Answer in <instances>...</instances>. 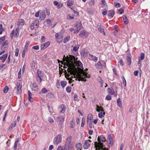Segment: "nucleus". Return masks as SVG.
<instances>
[{
    "label": "nucleus",
    "mask_w": 150,
    "mask_h": 150,
    "mask_svg": "<svg viewBox=\"0 0 150 150\" xmlns=\"http://www.w3.org/2000/svg\"><path fill=\"white\" fill-rule=\"evenodd\" d=\"M108 138L109 141V142L108 143V145L109 146V144H110L113 141L112 136L111 134H110L108 136Z\"/></svg>",
    "instance_id": "27"
},
{
    "label": "nucleus",
    "mask_w": 150,
    "mask_h": 150,
    "mask_svg": "<svg viewBox=\"0 0 150 150\" xmlns=\"http://www.w3.org/2000/svg\"><path fill=\"white\" fill-rule=\"evenodd\" d=\"M115 14V12L113 10H111L108 11V17L109 18H111L113 17Z\"/></svg>",
    "instance_id": "15"
},
{
    "label": "nucleus",
    "mask_w": 150,
    "mask_h": 150,
    "mask_svg": "<svg viewBox=\"0 0 150 150\" xmlns=\"http://www.w3.org/2000/svg\"><path fill=\"white\" fill-rule=\"evenodd\" d=\"M103 148V149H101V150H108L106 147H105V145L103 144V145L102 146L101 148Z\"/></svg>",
    "instance_id": "63"
},
{
    "label": "nucleus",
    "mask_w": 150,
    "mask_h": 150,
    "mask_svg": "<svg viewBox=\"0 0 150 150\" xmlns=\"http://www.w3.org/2000/svg\"><path fill=\"white\" fill-rule=\"evenodd\" d=\"M96 111L98 112H100V111H104V110L102 106L97 105L96 106Z\"/></svg>",
    "instance_id": "20"
},
{
    "label": "nucleus",
    "mask_w": 150,
    "mask_h": 150,
    "mask_svg": "<svg viewBox=\"0 0 150 150\" xmlns=\"http://www.w3.org/2000/svg\"><path fill=\"white\" fill-rule=\"evenodd\" d=\"M25 21L22 19H20L17 25L18 27H19L20 26L23 25L24 24Z\"/></svg>",
    "instance_id": "21"
},
{
    "label": "nucleus",
    "mask_w": 150,
    "mask_h": 150,
    "mask_svg": "<svg viewBox=\"0 0 150 150\" xmlns=\"http://www.w3.org/2000/svg\"><path fill=\"white\" fill-rule=\"evenodd\" d=\"M37 76H36V80L39 83H40L42 81L43 78V73L42 71L39 69L37 71Z\"/></svg>",
    "instance_id": "2"
},
{
    "label": "nucleus",
    "mask_w": 150,
    "mask_h": 150,
    "mask_svg": "<svg viewBox=\"0 0 150 150\" xmlns=\"http://www.w3.org/2000/svg\"><path fill=\"white\" fill-rule=\"evenodd\" d=\"M87 52L86 50H84L82 51L81 52V54L82 56H86L87 54Z\"/></svg>",
    "instance_id": "45"
},
{
    "label": "nucleus",
    "mask_w": 150,
    "mask_h": 150,
    "mask_svg": "<svg viewBox=\"0 0 150 150\" xmlns=\"http://www.w3.org/2000/svg\"><path fill=\"white\" fill-rule=\"evenodd\" d=\"M122 79L123 80V83L124 86L125 87H126V82L124 77L123 76H122Z\"/></svg>",
    "instance_id": "36"
},
{
    "label": "nucleus",
    "mask_w": 150,
    "mask_h": 150,
    "mask_svg": "<svg viewBox=\"0 0 150 150\" xmlns=\"http://www.w3.org/2000/svg\"><path fill=\"white\" fill-rule=\"evenodd\" d=\"M80 46L79 45H75V46L73 47V50L74 52L78 50Z\"/></svg>",
    "instance_id": "34"
},
{
    "label": "nucleus",
    "mask_w": 150,
    "mask_h": 150,
    "mask_svg": "<svg viewBox=\"0 0 150 150\" xmlns=\"http://www.w3.org/2000/svg\"><path fill=\"white\" fill-rule=\"evenodd\" d=\"M16 123H12L11 124L10 126L9 127V129H11L13 127H15L16 125Z\"/></svg>",
    "instance_id": "47"
},
{
    "label": "nucleus",
    "mask_w": 150,
    "mask_h": 150,
    "mask_svg": "<svg viewBox=\"0 0 150 150\" xmlns=\"http://www.w3.org/2000/svg\"><path fill=\"white\" fill-rule=\"evenodd\" d=\"M60 83L59 82V81H57L56 83V86L58 88H59V86H60Z\"/></svg>",
    "instance_id": "61"
},
{
    "label": "nucleus",
    "mask_w": 150,
    "mask_h": 150,
    "mask_svg": "<svg viewBox=\"0 0 150 150\" xmlns=\"http://www.w3.org/2000/svg\"><path fill=\"white\" fill-rule=\"evenodd\" d=\"M29 43H30L29 42H26V44L24 47V50L22 52V57H24L25 53L28 50V47L29 45Z\"/></svg>",
    "instance_id": "12"
},
{
    "label": "nucleus",
    "mask_w": 150,
    "mask_h": 150,
    "mask_svg": "<svg viewBox=\"0 0 150 150\" xmlns=\"http://www.w3.org/2000/svg\"><path fill=\"white\" fill-rule=\"evenodd\" d=\"M48 120L50 122L52 123L54 122L53 119L50 117H48Z\"/></svg>",
    "instance_id": "64"
},
{
    "label": "nucleus",
    "mask_w": 150,
    "mask_h": 150,
    "mask_svg": "<svg viewBox=\"0 0 150 150\" xmlns=\"http://www.w3.org/2000/svg\"><path fill=\"white\" fill-rule=\"evenodd\" d=\"M60 84L62 87L64 88L66 85L67 83L65 81H62L60 82Z\"/></svg>",
    "instance_id": "32"
},
{
    "label": "nucleus",
    "mask_w": 150,
    "mask_h": 150,
    "mask_svg": "<svg viewBox=\"0 0 150 150\" xmlns=\"http://www.w3.org/2000/svg\"><path fill=\"white\" fill-rule=\"evenodd\" d=\"M103 66L105 67L106 66L105 63L103 61H100L96 64V66L98 69H101L103 67Z\"/></svg>",
    "instance_id": "4"
},
{
    "label": "nucleus",
    "mask_w": 150,
    "mask_h": 150,
    "mask_svg": "<svg viewBox=\"0 0 150 150\" xmlns=\"http://www.w3.org/2000/svg\"><path fill=\"white\" fill-rule=\"evenodd\" d=\"M88 32H86L85 30H83L81 31L79 35L81 38H86L88 36Z\"/></svg>",
    "instance_id": "6"
},
{
    "label": "nucleus",
    "mask_w": 150,
    "mask_h": 150,
    "mask_svg": "<svg viewBox=\"0 0 150 150\" xmlns=\"http://www.w3.org/2000/svg\"><path fill=\"white\" fill-rule=\"evenodd\" d=\"M57 150H67V149L64 146V147H63L61 146H59L57 147Z\"/></svg>",
    "instance_id": "26"
},
{
    "label": "nucleus",
    "mask_w": 150,
    "mask_h": 150,
    "mask_svg": "<svg viewBox=\"0 0 150 150\" xmlns=\"http://www.w3.org/2000/svg\"><path fill=\"white\" fill-rule=\"evenodd\" d=\"M8 41L7 40H6L5 42L3 44L1 47L3 48H5L6 47V46L8 44Z\"/></svg>",
    "instance_id": "38"
},
{
    "label": "nucleus",
    "mask_w": 150,
    "mask_h": 150,
    "mask_svg": "<svg viewBox=\"0 0 150 150\" xmlns=\"http://www.w3.org/2000/svg\"><path fill=\"white\" fill-rule=\"evenodd\" d=\"M70 125H71L70 128H72L74 126V123L73 121H71L70 122Z\"/></svg>",
    "instance_id": "57"
},
{
    "label": "nucleus",
    "mask_w": 150,
    "mask_h": 150,
    "mask_svg": "<svg viewBox=\"0 0 150 150\" xmlns=\"http://www.w3.org/2000/svg\"><path fill=\"white\" fill-rule=\"evenodd\" d=\"M75 26L76 27V30H80L82 27V24L80 21H78L75 24Z\"/></svg>",
    "instance_id": "10"
},
{
    "label": "nucleus",
    "mask_w": 150,
    "mask_h": 150,
    "mask_svg": "<svg viewBox=\"0 0 150 150\" xmlns=\"http://www.w3.org/2000/svg\"><path fill=\"white\" fill-rule=\"evenodd\" d=\"M117 106L120 107H122V102L120 98H119L117 100Z\"/></svg>",
    "instance_id": "29"
},
{
    "label": "nucleus",
    "mask_w": 150,
    "mask_h": 150,
    "mask_svg": "<svg viewBox=\"0 0 150 150\" xmlns=\"http://www.w3.org/2000/svg\"><path fill=\"white\" fill-rule=\"evenodd\" d=\"M93 118V115L92 114H89L88 115L87 119L92 120Z\"/></svg>",
    "instance_id": "42"
},
{
    "label": "nucleus",
    "mask_w": 150,
    "mask_h": 150,
    "mask_svg": "<svg viewBox=\"0 0 150 150\" xmlns=\"http://www.w3.org/2000/svg\"><path fill=\"white\" fill-rule=\"evenodd\" d=\"M5 38L4 36L1 37L0 38V44H2L3 42L5 40Z\"/></svg>",
    "instance_id": "46"
},
{
    "label": "nucleus",
    "mask_w": 150,
    "mask_h": 150,
    "mask_svg": "<svg viewBox=\"0 0 150 150\" xmlns=\"http://www.w3.org/2000/svg\"><path fill=\"white\" fill-rule=\"evenodd\" d=\"M108 93L111 95H113L115 93L114 89L112 88H108Z\"/></svg>",
    "instance_id": "25"
},
{
    "label": "nucleus",
    "mask_w": 150,
    "mask_h": 150,
    "mask_svg": "<svg viewBox=\"0 0 150 150\" xmlns=\"http://www.w3.org/2000/svg\"><path fill=\"white\" fill-rule=\"evenodd\" d=\"M74 17H72L70 15H68L67 16V18L69 20H71L74 19Z\"/></svg>",
    "instance_id": "54"
},
{
    "label": "nucleus",
    "mask_w": 150,
    "mask_h": 150,
    "mask_svg": "<svg viewBox=\"0 0 150 150\" xmlns=\"http://www.w3.org/2000/svg\"><path fill=\"white\" fill-rule=\"evenodd\" d=\"M73 4V3L72 2H71L70 1H68L67 3V5L69 6H71Z\"/></svg>",
    "instance_id": "60"
},
{
    "label": "nucleus",
    "mask_w": 150,
    "mask_h": 150,
    "mask_svg": "<svg viewBox=\"0 0 150 150\" xmlns=\"http://www.w3.org/2000/svg\"><path fill=\"white\" fill-rule=\"evenodd\" d=\"M65 77L67 79L68 78H69V77L70 76V75H69V74H67V72L66 71V70H65Z\"/></svg>",
    "instance_id": "52"
},
{
    "label": "nucleus",
    "mask_w": 150,
    "mask_h": 150,
    "mask_svg": "<svg viewBox=\"0 0 150 150\" xmlns=\"http://www.w3.org/2000/svg\"><path fill=\"white\" fill-rule=\"evenodd\" d=\"M94 147L96 148L95 150H100L103 149L101 146L103 145V143L97 142V141L94 142Z\"/></svg>",
    "instance_id": "5"
},
{
    "label": "nucleus",
    "mask_w": 150,
    "mask_h": 150,
    "mask_svg": "<svg viewBox=\"0 0 150 150\" xmlns=\"http://www.w3.org/2000/svg\"><path fill=\"white\" fill-rule=\"evenodd\" d=\"M53 3H54V4L55 5V6H57L58 7H59V8H60L61 6H62V5H61V6H60V5L59 4V3H58V2H57V1H54V2H53Z\"/></svg>",
    "instance_id": "37"
},
{
    "label": "nucleus",
    "mask_w": 150,
    "mask_h": 150,
    "mask_svg": "<svg viewBox=\"0 0 150 150\" xmlns=\"http://www.w3.org/2000/svg\"><path fill=\"white\" fill-rule=\"evenodd\" d=\"M17 87L16 88V93L18 94H21L22 92V85H20L19 83H17Z\"/></svg>",
    "instance_id": "18"
},
{
    "label": "nucleus",
    "mask_w": 150,
    "mask_h": 150,
    "mask_svg": "<svg viewBox=\"0 0 150 150\" xmlns=\"http://www.w3.org/2000/svg\"><path fill=\"white\" fill-rule=\"evenodd\" d=\"M122 17L123 19V20L125 23L126 25L127 24L129 23V22L127 20V16L125 15H124Z\"/></svg>",
    "instance_id": "23"
},
{
    "label": "nucleus",
    "mask_w": 150,
    "mask_h": 150,
    "mask_svg": "<svg viewBox=\"0 0 150 150\" xmlns=\"http://www.w3.org/2000/svg\"><path fill=\"white\" fill-rule=\"evenodd\" d=\"M21 69L19 71L18 73V78L19 79H20L21 78Z\"/></svg>",
    "instance_id": "59"
},
{
    "label": "nucleus",
    "mask_w": 150,
    "mask_h": 150,
    "mask_svg": "<svg viewBox=\"0 0 150 150\" xmlns=\"http://www.w3.org/2000/svg\"><path fill=\"white\" fill-rule=\"evenodd\" d=\"M95 3V1L94 0H91L89 2V5L91 6H93Z\"/></svg>",
    "instance_id": "43"
},
{
    "label": "nucleus",
    "mask_w": 150,
    "mask_h": 150,
    "mask_svg": "<svg viewBox=\"0 0 150 150\" xmlns=\"http://www.w3.org/2000/svg\"><path fill=\"white\" fill-rule=\"evenodd\" d=\"M46 16V15L45 14V11H42L40 14V19L41 20H43L45 19Z\"/></svg>",
    "instance_id": "16"
},
{
    "label": "nucleus",
    "mask_w": 150,
    "mask_h": 150,
    "mask_svg": "<svg viewBox=\"0 0 150 150\" xmlns=\"http://www.w3.org/2000/svg\"><path fill=\"white\" fill-rule=\"evenodd\" d=\"M50 42L49 41L46 42L42 44L40 46V49L41 50H44L47 47L50 45Z\"/></svg>",
    "instance_id": "13"
},
{
    "label": "nucleus",
    "mask_w": 150,
    "mask_h": 150,
    "mask_svg": "<svg viewBox=\"0 0 150 150\" xmlns=\"http://www.w3.org/2000/svg\"><path fill=\"white\" fill-rule=\"evenodd\" d=\"M28 98L30 97H32V93H31L30 91H28Z\"/></svg>",
    "instance_id": "62"
},
{
    "label": "nucleus",
    "mask_w": 150,
    "mask_h": 150,
    "mask_svg": "<svg viewBox=\"0 0 150 150\" xmlns=\"http://www.w3.org/2000/svg\"><path fill=\"white\" fill-rule=\"evenodd\" d=\"M64 146L66 147V148H67L68 150H70L74 146L73 143L72 142H67V144H66V143H65Z\"/></svg>",
    "instance_id": "9"
},
{
    "label": "nucleus",
    "mask_w": 150,
    "mask_h": 150,
    "mask_svg": "<svg viewBox=\"0 0 150 150\" xmlns=\"http://www.w3.org/2000/svg\"><path fill=\"white\" fill-rule=\"evenodd\" d=\"M62 135L60 134H58L56 137L53 141V143L55 144H57L62 141Z\"/></svg>",
    "instance_id": "3"
},
{
    "label": "nucleus",
    "mask_w": 150,
    "mask_h": 150,
    "mask_svg": "<svg viewBox=\"0 0 150 150\" xmlns=\"http://www.w3.org/2000/svg\"><path fill=\"white\" fill-rule=\"evenodd\" d=\"M105 99L107 100H110L111 99V96L110 95H108L106 96Z\"/></svg>",
    "instance_id": "53"
},
{
    "label": "nucleus",
    "mask_w": 150,
    "mask_h": 150,
    "mask_svg": "<svg viewBox=\"0 0 150 150\" xmlns=\"http://www.w3.org/2000/svg\"><path fill=\"white\" fill-rule=\"evenodd\" d=\"M88 74L87 72L84 71L83 70L81 71V74H78V79H76L75 80H76L78 79V80L79 81H81L85 82L86 81V80L84 79L83 76H84L85 77H88Z\"/></svg>",
    "instance_id": "1"
},
{
    "label": "nucleus",
    "mask_w": 150,
    "mask_h": 150,
    "mask_svg": "<svg viewBox=\"0 0 150 150\" xmlns=\"http://www.w3.org/2000/svg\"><path fill=\"white\" fill-rule=\"evenodd\" d=\"M119 65L123 66L124 65V63L123 60L121 59H120L118 62Z\"/></svg>",
    "instance_id": "39"
},
{
    "label": "nucleus",
    "mask_w": 150,
    "mask_h": 150,
    "mask_svg": "<svg viewBox=\"0 0 150 150\" xmlns=\"http://www.w3.org/2000/svg\"><path fill=\"white\" fill-rule=\"evenodd\" d=\"M71 87L70 86H68L66 88V91L68 93H70L71 91Z\"/></svg>",
    "instance_id": "44"
},
{
    "label": "nucleus",
    "mask_w": 150,
    "mask_h": 150,
    "mask_svg": "<svg viewBox=\"0 0 150 150\" xmlns=\"http://www.w3.org/2000/svg\"><path fill=\"white\" fill-rule=\"evenodd\" d=\"M57 119L58 121L60 122L61 123H62L64 121V119L63 117H57Z\"/></svg>",
    "instance_id": "28"
},
{
    "label": "nucleus",
    "mask_w": 150,
    "mask_h": 150,
    "mask_svg": "<svg viewBox=\"0 0 150 150\" xmlns=\"http://www.w3.org/2000/svg\"><path fill=\"white\" fill-rule=\"evenodd\" d=\"M98 142H97L103 143L106 141V139L105 137L102 135L99 136L97 139Z\"/></svg>",
    "instance_id": "14"
},
{
    "label": "nucleus",
    "mask_w": 150,
    "mask_h": 150,
    "mask_svg": "<svg viewBox=\"0 0 150 150\" xmlns=\"http://www.w3.org/2000/svg\"><path fill=\"white\" fill-rule=\"evenodd\" d=\"M98 31L100 32L101 33L103 34L104 35H105V33L104 31V29L103 28H100L98 29Z\"/></svg>",
    "instance_id": "31"
},
{
    "label": "nucleus",
    "mask_w": 150,
    "mask_h": 150,
    "mask_svg": "<svg viewBox=\"0 0 150 150\" xmlns=\"http://www.w3.org/2000/svg\"><path fill=\"white\" fill-rule=\"evenodd\" d=\"M9 89L8 87L7 86H6L4 89L3 92L4 93H6Z\"/></svg>",
    "instance_id": "41"
},
{
    "label": "nucleus",
    "mask_w": 150,
    "mask_h": 150,
    "mask_svg": "<svg viewBox=\"0 0 150 150\" xmlns=\"http://www.w3.org/2000/svg\"><path fill=\"white\" fill-rule=\"evenodd\" d=\"M145 55L143 53H142L140 55V59L141 60H143L144 58Z\"/></svg>",
    "instance_id": "50"
},
{
    "label": "nucleus",
    "mask_w": 150,
    "mask_h": 150,
    "mask_svg": "<svg viewBox=\"0 0 150 150\" xmlns=\"http://www.w3.org/2000/svg\"><path fill=\"white\" fill-rule=\"evenodd\" d=\"M48 92V91L45 88H43L41 91H40L39 93L41 94L42 92L43 93H45Z\"/></svg>",
    "instance_id": "33"
},
{
    "label": "nucleus",
    "mask_w": 150,
    "mask_h": 150,
    "mask_svg": "<svg viewBox=\"0 0 150 150\" xmlns=\"http://www.w3.org/2000/svg\"><path fill=\"white\" fill-rule=\"evenodd\" d=\"M8 56L7 54H5L0 57V60H1L2 63H4L5 61Z\"/></svg>",
    "instance_id": "19"
},
{
    "label": "nucleus",
    "mask_w": 150,
    "mask_h": 150,
    "mask_svg": "<svg viewBox=\"0 0 150 150\" xmlns=\"http://www.w3.org/2000/svg\"><path fill=\"white\" fill-rule=\"evenodd\" d=\"M89 56L90 57L92 58L95 62H96L97 61L98 57L91 54H90Z\"/></svg>",
    "instance_id": "30"
},
{
    "label": "nucleus",
    "mask_w": 150,
    "mask_h": 150,
    "mask_svg": "<svg viewBox=\"0 0 150 150\" xmlns=\"http://www.w3.org/2000/svg\"><path fill=\"white\" fill-rule=\"evenodd\" d=\"M132 56L130 54L128 53L127 54V62L128 65H130L131 63Z\"/></svg>",
    "instance_id": "17"
},
{
    "label": "nucleus",
    "mask_w": 150,
    "mask_h": 150,
    "mask_svg": "<svg viewBox=\"0 0 150 150\" xmlns=\"http://www.w3.org/2000/svg\"><path fill=\"white\" fill-rule=\"evenodd\" d=\"M76 147L78 149H79L82 146V144L81 143H78L76 144Z\"/></svg>",
    "instance_id": "48"
},
{
    "label": "nucleus",
    "mask_w": 150,
    "mask_h": 150,
    "mask_svg": "<svg viewBox=\"0 0 150 150\" xmlns=\"http://www.w3.org/2000/svg\"><path fill=\"white\" fill-rule=\"evenodd\" d=\"M73 76H72L71 77L68 78L67 80H69V83H70V84L72 82V81H74V80H72V79H71V78H73Z\"/></svg>",
    "instance_id": "49"
},
{
    "label": "nucleus",
    "mask_w": 150,
    "mask_h": 150,
    "mask_svg": "<svg viewBox=\"0 0 150 150\" xmlns=\"http://www.w3.org/2000/svg\"><path fill=\"white\" fill-rule=\"evenodd\" d=\"M70 36H68V37L64 38L63 40V43H66L67 42L69 41V40L70 39Z\"/></svg>",
    "instance_id": "35"
},
{
    "label": "nucleus",
    "mask_w": 150,
    "mask_h": 150,
    "mask_svg": "<svg viewBox=\"0 0 150 150\" xmlns=\"http://www.w3.org/2000/svg\"><path fill=\"white\" fill-rule=\"evenodd\" d=\"M69 58L67 57L66 58V59L64 60L66 62L68 63H70L71 62V61H75L76 60L75 57L73 55H69Z\"/></svg>",
    "instance_id": "7"
},
{
    "label": "nucleus",
    "mask_w": 150,
    "mask_h": 150,
    "mask_svg": "<svg viewBox=\"0 0 150 150\" xmlns=\"http://www.w3.org/2000/svg\"><path fill=\"white\" fill-rule=\"evenodd\" d=\"M38 20H36L35 21V22H34V23H35V25L36 28H37L38 27L39 25V22H38Z\"/></svg>",
    "instance_id": "51"
},
{
    "label": "nucleus",
    "mask_w": 150,
    "mask_h": 150,
    "mask_svg": "<svg viewBox=\"0 0 150 150\" xmlns=\"http://www.w3.org/2000/svg\"><path fill=\"white\" fill-rule=\"evenodd\" d=\"M33 87L32 90L35 91H38V86L37 85L35 82L33 84Z\"/></svg>",
    "instance_id": "22"
},
{
    "label": "nucleus",
    "mask_w": 150,
    "mask_h": 150,
    "mask_svg": "<svg viewBox=\"0 0 150 150\" xmlns=\"http://www.w3.org/2000/svg\"><path fill=\"white\" fill-rule=\"evenodd\" d=\"M32 48L35 50H38L39 49V47L38 45L32 47Z\"/></svg>",
    "instance_id": "58"
},
{
    "label": "nucleus",
    "mask_w": 150,
    "mask_h": 150,
    "mask_svg": "<svg viewBox=\"0 0 150 150\" xmlns=\"http://www.w3.org/2000/svg\"><path fill=\"white\" fill-rule=\"evenodd\" d=\"M67 71L69 72H70V74L71 75L73 74V75L74 76V77H76L75 76L76 75V72L75 70H74V69L71 67H69L67 68Z\"/></svg>",
    "instance_id": "11"
},
{
    "label": "nucleus",
    "mask_w": 150,
    "mask_h": 150,
    "mask_svg": "<svg viewBox=\"0 0 150 150\" xmlns=\"http://www.w3.org/2000/svg\"><path fill=\"white\" fill-rule=\"evenodd\" d=\"M19 51L18 48H17L16 49L15 55L16 56H17L18 55V53Z\"/></svg>",
    "instance_id": "55"
},
{
    "label": "nucleus",
    "mask_w": 150,
    "mask_h": 150,
    "mask_svg": "<svg viewBox=\"0 0 150 150\" xmlns=\"http://www.w3.org/2000/svg\"><path fill=\"white\" fill-rule=\"evenodd\" d=\"M99 113H98V117L100 118H102L103 116H104V115L105 114V112H104V111H101L100 112H99Z\"/></svg>",
    "instance_id": "24"
},
{
    "label": "nucleus",
    "mask_w": 150,
    "mask_h": 150,
    "mask_svg": "<svg viewBox=\"0 0 150 150\" xmlns=\"http://www.w3.org/2000/svg\"><path fill=\"white\" fill-rule=\"evenodd\" d=\"M71 139H72V137L71 136H70L69 137H67V140L66 141V144H67V142H71Z\"/></svg>",
    "instance_id": "40"
},
{
    "label": "nucleus",
    "mask_w": 150,
    "mask_h": 150,
    "mask_svg": "<svg viewBox=\"0 0 150 150\" xmlns=\"http://www.w3.org/2000/svg\"><path fill=\"white\" fill-rule=\"evenodd\" d=\"M91 142V141L90 139L86 141L83 145V148L85 149L88 148L90 146Z\"/></svg>",
    "instance_id": "8"
},
{
    "label": "nucleus",
    "mask_w": 150,
    "mask_h": 150,
    "mask_svg": "<svg viewBox=\"0 0 150 150\" xmlns=\"http://www.w3.org/2000/svg\"><path fill=\"white\" fill-rule=\"evenodd\" d=\"M35 25V23H33L30 26V28L32 30L34 29V28H35L34 27V26Z\"/></svg>",
    "instance_id": "56"
}]
</instances>
